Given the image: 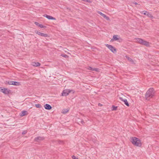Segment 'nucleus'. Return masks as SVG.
<instances>
[{
    "label": "nucleus",
    "instance_id": "nucleus-1",
    "mask_svg": "<svg viewBox=\"0 0 159 159\" xmlns=\"http://www.w3.org/2000/svg\"><path fill=\"white\" fill-rule=\"evenodd\" d=\"M130 141L134 145L138 147H141L142 143L141 140L138 138L135 137H132L130 139Z\"/></svg>",
    "mask_w": 159,
    "mask_h": 159
},
{
    "label": "nucleus",
    "instance_id": "nucleus-2",
    "mask_svg": "<svg viewBox=\"0 0 159 159\" xmlns=\"http://www.w3.org/2000/svg\"><path fill=\"white\" fill-rule=\"evenodd\" d=\"M134 40L135 42L147 47H149L150 45L149 42L141 39L135 38Z\"/></svg>",
    "mask_w": 159,
    "mask_h": 159
},
{
    "label": "nucleus",
    "instance_id": "nucleus-3",
    "mask_svg": "<svg viewBox=\"0 0 159 159\" xmlns=\"http://www.w3.org/2000/svg\"><path fill=\"white\" fill-rule=\"evenodd\" d=\"M154 95V89L152 88H150L147 91L145 95V98L147 100L152 98Z\"/></svg>",
    "mask_w": 159,
    "mask_h": 159
},
{
    "label": "nucleus",
    "instance_id": "nucleus-4",
    "mask_svg": "<svg viewBox=\"0 0 159 159\" xmlns=\"http://www.w3.org/2000/svg\"><path fill=\"white\" fill-rule=\"evenodd\" d=\"M71 92H73V93H74V91L70 89H65L63 91V92L62 93V96H66L68 95L69 93Z\"/></svg>",
    "mask_w": 159,
    "mask_h": 159
},
{
    "label": "nucleus",
    "instance_id": "nucleus-5",
    "mask_svg": "<svg viewBox=\"0 0 159 159\" xmlns=\"http://www.w3.org/2000/svg\"><path fill=\"white\" fill-rule=\"evenodd\" d=\"M0 91H1L5 94H7L9 93L10 91L7 89L5 88H2L1 87H0Z\"/></svg>",
    "mask_w": 159,
    "mask_h": 159
},
{
    "label": "nucleus",
    "instance_id": "nucleus-6",
    "mask_svg": "<svg viewBox=\"0 0 159 159\" xmlns=\"http://www.w3.org/2000/svg\"><path fill=\"white\" fill-rule=\"evenodd\" d=\"M106 46L112 52L115 53L116 52V50L115 48L112 46L108 45V44H106Z\"/></svg>",
    "mask_w": 159,
    "mask_h": 159
},
{
    "label": "nucleus",
    "instance_id": "nucleus-7",
    "mask_svg": "<svg viewBox=\"0 0 159 159\" xmlns=\"http://www.w3.org/2000/svg\"><path fill=\"white\" fill-rule=\"evenodd\" d=\"M141 13L142 14H143L144 15H147L148 17L152 18H153V16L150 13H149V12H147V11H143L141 12Z\"/></svg>",
    "mask_w": 159,
    "mask_h": 159
},
{
    "label": "nucleus",
    "instance_id": "nucleus-8",
    "mask_svg": "<svg viewBox=\"0 0 159 159\" xmlns=\"http://www.w3.org/2000/svg\"><path fill=\"white\" fill-rule=\"evenodd\" d=\"M119 39H120V42L122 41V39H120L119 36L115 35L113 36V39H112L111 40H114L116 41Z\"/></svg>",
    "mask_w": 159,
    "mask_h": 159
},
{
    "label": "nucleus",
    "instance_id": "nucleus-9",
    "mask_svg": "<svg viewBox=\"0 0 159 159\" xmlns=\"http://www.w3.org/2000/svg\"><path fill=\"white\" fill-rule=\"evenodd\" d=\"M98 13L100 14L101 16H102L104 18H105L107 20H110L109 18L108 17L106 16L105 15L103 14V13H102L99 11H98Z\"/></svg>",
    "mask_w": 159,
    "mask_h": 159
},
{
    "label": "nucleus",
    "instance_id": "nucleus-10",
    "mask_svg": "<svg viewBox=\"0 0 159 159\" xmlns=\"http://www.w3.org/2000/svg\"><path fill=\"white\" fill-rule=\"evenodd\" d=\"M44 139L43 137H37L34 139V141L37 142H39L40 141Z\"/></svg>",
    "mask_w": 159,
    "mask_h": 159
},
{
    "label": "nucleus",
    "instance_id": "nucleus-11",
    "mask_svg": "<svg viewBox=\"0 0 159 159\" xmlns=\"http://www.w3.org/2000/svg\"><path fill=\"white\" fill-rule=\"evenodd\" d=\"M36 33L38 34L39 35H41L42 36L44 37H47L48 36V34H45L43 33H41L40 32L37 31L36 32Z\"/></svg>",
    "mask_w": 159,
    "mask_h": 159
},
{
    "label": "nucleus",
    "instance_id": "nucleus-12",
    "mask_svg": "<svg viewBox=\"0 0 159 159\" xmlns=\"http://www.w3.org/2000/svg\"><path fill=\"white\" fill-rule=\"evenodd\" d=\"M44 16L45 17L47 18L49 20H56V19L55 18L52 17V16H50L48 15H44Z\"/></svg>",
    "mask_w": 159,
    "mask_h": 159
},
{
    "label": "nucleus",
    "instance_id": "nucleus-13",
    "mask_svg": "<svg viewBox=\"0 0 159 159\" xmlns=\"http://www.w3.org/2000/svg\"><path fill=\"white\" fill-rule=\"evenodd\" d=\"M44 107L46 109L50 110L52 108V107L49 104H46L44 105Z\"/></svg>",
    "mask_w": 159,
    "mask_h": 159
},
{
    "label": "nucleus",
    "instance_id": "nucleus-14",
    "mask_svg": "<svg viewBox=\"0 0 159 159\" xmlns=\"http://www.w3.org/2000/svg\"><path fill=\"white\" fill-rule=\"evenodd\" d=\"M125 57L126 59H128V60L130 62L133 63H134V62L133 60L130 57H129L126 56H125Z\"/></svg>",
    "mask_w": 159,
    "mask_h": 159
},
{
    "label": "nucleus",
    "instance_id": "nucleus-15",
    "mask_svg": "<svg viewBox=\"0 0 159 159\" xmlns=\"http://www.w3.org/2000/svg\"><path fill=\"white\" fill-rule=\"evenodd\" d=\"M40 64L38 62H34L33 63H32V65L34 66H40Z\"/></svg>",
    "mask_w": 159,
    "mask_h": 159
},
{
    "label": "nucleus",
    "instance_id": "nucleus-16",
    "mask_svg": "<svg viewBox=\"0 0 159 159\" xmlns=\"http://www.w3.org/2000/svg\"><path fill=\"white\" fill-rule=\"evenodd\" d=\"M27 113V111H23L21 112V113L20 115L22 116H24Z\"/></svg>",
    "mask_w": 159,
    "mask_h": 159
},
{
    "label": "nucleus",
    "instance_id": "nucleus-17",
    "mask_svg": "<svg viewBox=\"0 0 159 159\" xmlns=\"http://www.w3.org/2000/svg\"><path fill=\"white\" fill-rule=\"evenodd\" d=\"M123 102L127 106H129V105L127 99H124V101Z\"/></svg>",
    "mask_w": 159,
    "mask_h": 159
},
{
    "label": "nucleus",
    "instance_id": "nucleus-18",
    "mask_svg": "<svg viewBox=\"0 0 159 159\" xmlns=\"http://www.w3.org/2000/svg\"><path fill=\"white\" fill-rule=\"evenodd\" d=\"M12 85H20V83L17 82L13 81L12 83Z\"/></svg>",
    "mask_w": 159,
    "mask_h": 159
},
{
    "label": "nucleus",
    "instance_id": "nucleus-19",
    "mask_svg": "<svg viewBox=\"0 0 159 159\" xmlns=\"http://www.w3.org/2000/svg\"><path fill=\"white\" fill-rule=\"evenodd\" d=\"M69 110L67 109H63L62 111V113L65 114L68 112Z\"/></svg>",
    "mask_w": 159,
    "mask_h": 159
},
{
    "label": "nucleus",
    "instance_id": "nucleus-20",
    "mask_svg": "<svg viewBox=\"0 0 159 159\" xmlns=\"http://www.w3.org/2000/svg\"><path fill=\"white\" fill-rule=\"evenodd\" d=\"M35 106L37 108H41V105L39 104H36L35 105Z\"/></svg>",
    "mask_w": 159,
    "mask_h": 159
},
{
    "label": "nucleus",
    "instance_id": "nucleus-21",
    "mask_svg": "<svg viewBox=\"0 0 159 159\" xmlns=\"http://www.w3.org/2000/svg\"><path fill=\"white\" fill-rule=\"evenodd\" d=\"M13 82V81H9L8 82L6 81V83H7L9 85H12V83Z\"/></svg>",
    "mask_w": 159,
    "mask_h": 159
},
{
    "label": "nucleus",
    "instance_id": "nucleus-22",
    "mask_svg": "<svg viewBox=\"0 0 159 159\" xmlns=\"http://www.w3.org/2000/svg\"><path fill=\"white\" fill-rule=\"evenodd\" d=\"M119 98L120 99V100H121V101H122L123 102L124 101V99H125L123 97H119Z\"/></svg>",
    "mask_w": 159,
    "mask_h": 159
},
{
    "label": "nucleus",
    "instance_id": "nucleus-23",
    "mask_svg": "<svg viewBox=\"0 0 159 159\" xmlns=\"http://www.w3.org/2000/svg\"><path fill=\"white\" fill-rule=\"evenodd\" d=\"M61 56L62 57H63L66 58H67L68 57V56L66 54H61Z\"/></svg>",
    "mask_w": 159,
    "mask_h": 159
},
{
    "label": "nucleus",
    "instance_id": "nucleus-24",
    "mask_svg": "<svg viewBox=\"0 0 159 159\" xmlns=\"http://www.w3.org/2000/svg\"><path fill=\"white\" fill-rule=\"evenodd\" d=\"M87 69L88 70H93H93H94V68H93L91 67H88Z\"/></svg>",
    "mask_w": 159,
    "mask_h": 159
},
{
    "label": "nucleus",
    "instance_id": "nucleus-25",
    "mask_svg": "<svg viewBox=\"0 0 159 159\" xmlns=\"http://www.w3.org/2000/svg\"><path fill=\"white\" fill-rule=\"evenodd\" d=\"M39 27H40L41 28H44L45 27V26H43L42 24H39Z\"/></svg>",
    "mask_w": 159,
    "mask_h": 159
},
{
    "label": "nucleus",
    "instance_id": "nucleus-26",
    "mask_svg": "<svg viewBox=\"0 0 159 159\" xmlns=\"http://www.w3.org/2000/svg\"><path fill=\"white\" fill-rule=\"evenodd\" d=\"M99 69H98L94 68L93 71H96L97 72H98L99 71Z\"/></svg>",
    "mask_w": 159,
    "mask_h": 159
},
{
    "label": "nucleus",
    "instance_id": "nucleus-27",
    "mask_svg": "<svg viewBox=\"0 0 159 159\" xmlns=\"http://www.w3.org/2000/svg\"><path fill=\"white\" fill-rule=\"evenodd\" d=\"M72 158L73 159H79L74 156H72Z\"/></svg>",
    "mask_w": 159,
    "mask_h": 159
},
{
    "label": "nucleus",
    "instance_id": "nucleus-28",
    "mask_svg": "<svg viewBox=\"0 0 159 159\" xmlns=\"http://www.w3.org/2000/svg\"><path fill=\"white\" fill-rule=\"evenodd\" d=\"M26 133H27V131H24L22 132V134H26Z\"/></svg>",
    "mask_w": 159,
    "mask_h": 159
},
{
    "label": "nucleus",
    "instance_id": "nucleus-29",
    "mask_svg": "<svg viewBox=\"0 0 159 159\" xmlns=\"http://www.w3.org/2000/svg\"><path fill=\"white\" fill-rule=\"evenodd\" d=\"M35 24L36 25H38V26H39V23L38 22H35Z\"/></svg>",
    "mask_w": 159,
    "mask_h": 159
},
{
    "label": "nucleus",
    "instance_id": "nucleus-30",
    "mask_svg": "<svg viewBox=\"0 0 159 159\" xmlns=\"http://www.w3.org/2000/svg\"><path fill=\"white\" fill-rule=\"evenodd\" d=\"M116 108H117L116 107H115V106H113V110H116Z\"/></svg>",
    "mask_w": 159,
    "mask_h": 159
},
{
    "label": "nucleus",
    "instance_id": "nucleus-31",
    "mask_svg": "<svg viewBox=\"0 0 159 159\" xmlns=\"http://www.w3.org/2000/svg\"><path fill=\"white\" fill-rule=\"evenodd\" d=\"M134 4H135L136 5H137V4H138V3L136 2H134Z\"/></svg>",
    "mask_w": 159,
    "mask_h": 159
},
{
    "label": "nucleus",
    "instance_id": "nucleus-32",
    "mask_svg": "<svg viewBox=\"0 0 159 159\" xmlns=\"http://www.w3.org/2000/svg\"><path fill=\"white\" fill-rule=\"evenodd\" d=\"M81 122H82V124H83V123L84 122V121H83V120L82 121H81Z\"/></svg>",
    "mask_w": 159,
    "mask_h": 159
}]
</instances>
